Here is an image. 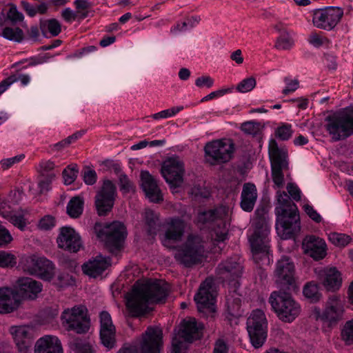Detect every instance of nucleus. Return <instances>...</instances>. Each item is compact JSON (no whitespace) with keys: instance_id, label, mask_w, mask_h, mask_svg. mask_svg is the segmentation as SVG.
<instances>
[{"instance_id":"obj_1","label":"nucleus","mask_w":353,"mask_h":353,"mask_svg":"<svg viewBox=\"0 0 353 353\" xmlns=\"http://www.w3.org/2000/svg\"><path fill=\"white\" fill-rule=\"evenodd\" d=\"M168 295V286L162 281L137 282L127 295L126 306L132 316H138L147 312L150 305L165 302Z\"/></svg>"},{"instance_id":"obj_2","label":"nucleus","mask_w":353,"mask_h":353,"mask_svg":"<svg viewBox=\"0 0 353 353\" xmlns=\"http://www.w3.org/2000/svg\"><path fill=\"white\" fill-rule=\"evenodd\" d=\"M277 201L278 205L275 208L276 229L283 232L285 239H290L301 230L298 208L285 192H277Z\"/></svg>"},{"instance_id":"obj_3","label":"nucleus","mask_w":353,"mask_h":353,"mask_svg":"<svg viewBox=\"0 0 353 353\" xmlns=\"http://www.w3.org/2000/svg\"><path fill=\"white\" fill-rule=\"evenodd\" d=\"M272 309L279 320L284 323H292L300 314L301 307L292 295L282 290L274 291L269 298Z\"/></svg>"},{"instance_id":"obj_4","label":"nucleus","mask_w":353,"mask_h":353,"mask_svg":"<svg viewBox=\"0 0 353 353\" xmlns=\"http://www.w3.org/2000/svg\"><path fill=\"white\" fill-rule=\"evenodd\" d=\"M205 252L201 238L197 235L189 234L186 241L176 248L174 259L184 267L190 268L201 263Z\"/></svg>"},{"instance_id":"obj_5","label":"nucleus","mask_w":353,"mask_h":353,"mask_svg":"<svg viewBox=\"0 0 353 353\" xmlns=\"http://www.w3.org/2000/svg\"><path fill=\"white\" fill-rule=\"evenodd\" d=\"M230 209L226 206H220L214 210L199 212L198 221L203 223H213L212 234L214 244L223 243L228 238Z\"/></svg>"},{"instance_id":"obj_6","label":"nucleus","mask_w":353,"mask_h":353,"mask_svg":"<svg viewBox=\"0 0 353 353\" xmlns=\"http://www.w3.org/2000/svg\"><path fill=\"white\" fill-rule=\"evenodd\" d=\"M203 327L194 318L184 319L180 324L178 334L172 339V353H185L187 343L199 339Z\"/></svg>"},{"instance_id":"obj_7","label":"nucleus","mask_w":353,"mask_h":353,"mask_svg":"<svg viewBox=\"0 0 353 353\" xmlns=\"http://www.w3.org/2000/svg\"><path fill=\"white\" fill-rule=\"evenodd\" d=\"M61 320L62 325L68 331H74L81 334L86 333L90 329V321L87 309L82 305L64 310Z\"/></svg>"},{"instance_id":"obj_8","label":"nucleus","mask_w":353,"mask_h":353,"mask_svg":"<svg viewBox=\"0 0 353 353\" xmlns=\"http://www.w3.org/2000/svg\"><path fill=\"white\" fill-rule=\"evenodd\" d=\"M326 129L335 141L353 134V112H340L329 117Z\"/></svg>"},{"instance_id":"obj_9","label":"nucleus","mask_w":353,"mask_h":353,"mask_svg":"<svg viewBox=\"0 0 353 353\" xmlns=\"http://www.w3.org/2000/svg\"><path fill=\"white\" fill-rule=\"evenodd\" d=\"M268 321L261 310L252 311L247 320V330L252 345L261 347L267 338Z\"/></svg>"},{"instance_id":"obj_10","label":"nucleus","mask_w":353,"mask_h":353,"mask_svg":"<svg viewBox=\"0 0 353 353\" xmlns=\"http://www.w3.org/2000/svg\"><path fill=\"white\" fill-rule=\"evenodd\" d=\"M344 312V305L337 295L329 296L323 310L319 308L314 310L316 319L326 323L330 327L336 325L343 319Z\"/></svg>"},{"instance_id":"obj_11","label":"nucleus","mask_w":353,"mask_h":353,"mask_svg":"<svg viewBox=\"0 0 353 353\" xmlns=\"http://www.w3.org/2000/svg\"><path fill=\"white\" fill-rule=\"evenodd\" d=\"M343 10L337 6H327L314 10L312 22L315 27L325 30L334 29L341 21Z\"/></svg>"},{"instance_id":"obj_12","label":"nucleus","mask_w":353,"mask_h":353,"mask_svg":"<svg viewBox=\"0 0 353 353\" xmlns=\"http://www.w3.org/2000/svg\"><path fill=\"white\" fill-rule=\"evenodd\" d=\"M295 266L292 261L283 256L277 261L274 271V280L281 290H288L295 282Z\"/></svg>"},{"instance_id":"obj_13","label":"nucleus","mask_w":353,"mask_h":353,"mask_svg":"<svg viewBox=\"0 0 353 353\" xmlns=\"http://www.w3.org/2000/svg\"><path fill=\"white\" fill-rule=\"evenodd\" d=\"M216 295L213 279L207 278L200 285L199 291L194 298L199 312L204 314L214 312Z\"/></svg>"},{"instance_id":"obj_14","label":"nucleus","mask_w":353,"mask_h":353,"mask_svg":"<svg viewBox=\"0 0 353 353\" xmlns=\"http://www.w3.org/2000/svg\"><path fill=\"white\" fill-rule=\"evenodd\" d=\"M125 236V227L118 221L108 225L99 234V237L103 238L106 246L112 253L120 250Z\"/></svg>"},{"instance_id":"obj_15","label":"nucleus","mask_w":353,"mask_h":353,"mask_svg":"<svg viewBox=\"0 0 353 353\" xmlns=\"http://www.w3.org/2000/svg\"><path fill=\"white\" fill-rule=\"evenodd\" d=\"M117 195L115 185L109 179L103 181L95 196V205L100 216H104L112 208Z\"/></svg>"},{"instance_id":"obj_16","label":"nucleus","mask_w":353,"mask_h":353,"mask_svg":"<svg viewBox=\"0 0 353 353\" xmlns=\"http://www.w3.org/2000/svg\"><path fill=\"white\" fill-rule=\"evenodd\" d=\"M161 172L170 188L175 189L182 184L184 167L177 157H170L165 161L162 164Z\"/></svg>"},{"instance_id":"obj_17","label":"nucleus","mask_w":353,"mask_h":353,"mask_svg":"<svg viewBox=\"0 0 353 353\" xmlns=\"http://www.w3.org/2000/svg\"><path fill=\"white\" fill-rule=\"evenodd\" d=\"M270 229L265 226L261 230H256L250 238L253 259L256 262L268 259Z\"/></svg>"},{"instance_id":"obj_18","label":"nucleus","mask_w":353,"mask_h":353,"mask_svg":"<svg viewBox=\"0 0 353 353\" xmlns=\"http://www.w3.org/2000/svg\"><path fill=\"white\" fill-rule=\"evenodd\" d=\"M314 272L326 291L334 292L341 288L343 279L341 272L336 268H317Z\"/></svg>"},{"instance_id":"obj_19","label":"nucleus","mask_w":353,"mask_h":353,"mask_svg":"<svg viewBox=\"0 0 353 353\" xmlns=\"http://www.w3.org/2000/svg\"><path fill=\"white\" fill-rule=\"evenodd\" d=\"M242 259L238 255L231 256L222 261L217 267L220 278L234 280L240 277L243 272Z\"/></svg>"},{"instance_id":"obj_20","label":"nucleus","mask_w":353,"mask_h":353,"mask_svg":"<svg viewBox=\"0 0 353 353\" xmlns=\"http://www.w3.org/2000/svg\"><path fill=\"white\" fill-rule=\"evenodd\" d=\"M186 224L185 221L178 217L168 218L164 223L165 235L162 243L167 246L169 241H180L185 232Z\"/></svg>"},{"instance_id":"obj_21","label":"nucleus","mask_w":353,"mask_h":353,"mask_svg":"<svg viewBox=\"0 0 353 353\" xmlns=\"http://www.w3.org/2000/svg\"><path fill=\"white\" fill-rule=\"evenodd\" d=\"M162 330L159 327H148L141 343V353H160L162 346Z\"/></svg>"},{"instance_id":"obj_22","label":"nucleus","mask_w":353,"mask_h":353,"mask_svg":"<svg viewBox=\"0 0 353 353\" xmlns=\"http://www.w3.org/2000/svg\"><path fill=\"white\" fill-rule=\"evenodd\" d=\"M57 243L60 248L72 252H78L83 245L79 234L70 227H63L61 229Z\"/></svg>"},{"instance_id":"obj_23","label":"nucleus","mask_w":353,"mask_h":353,"mask_svg":"<svg viewBox=\"0 0 353 353\" xmlns=\"http://www.w3.org/2000/svg\"><path fill=\"white\" fill-rule=\"evenodd\" d=\"M43 285L30 277H22L17 280L15 296L17 294L26 299L34 300L42 291Z\"/></svg>"},{"instance_id":"obj_24","label":"nucleus","mask_w":353,"mask_h":353,"mask_svg":"<svg viewBox=\"0 0 353 353\" xmlns=\"http://www.w3.org/2000/svg\"><path fill=\"white\" fill-rule=\"evenodd\" d=\"M99 317L101 343L108 349H111L115 345V327L112 323L111 316L108 312H101Z\"/></svg>"},{"instance_id":"obj_25","label":"nucleus","mask_w":353,"mask_h":353,"mask_svg":"<svg viewBox=\"0 0 353 353\" xmlns=\"http://www.w3.org/2000/svg\"><path fill=\"white\" fill-rule=\"evenodd\" d=\"M302 247L304 252L316 261L323 259L326 255V243L319 237L313 235L305 236Z\"/></svg>"},{"instance_id":"obj_26","label":"nucleus","mask_w":353,"mask_h":353,"mask_svg":"<svg viewBox=\"0 0 353 353\" xmlns=\"http://www.w3.org/2000/svg\"><path fill=\"white\" fill-rule=\"evenodd\" d=\"M12 334L18 350L21 353H30L32 345L31 329L25 325L13 326L10 328Z\"/></svg>"},{"instance_id":"obj_27","label":"nucleus","mask_w":353,"mask_h":353,"mask_svg":"<svg viewBox=\"0 0 353 353\" xmlns=\"http://www.w3.org/2000/svg\"><path fill=\"white\" fill-rule=\"evenodd\" d=\"M141 180L143 190L150 201L159 203L163 201V194L156 179L148 171H141Z\"/></svg>"},{"instance_id":"obj_28","label":"nucleus","mask_w":353,"mask_h":353,"mask_svg":"<svg viewBox=\"0 0 353 353\" xmlns=\"http://www.w3.org/2000/svg\"><path fill=\"white\" fill-rule=\"evenodd\" d=\"M235 150V144L230 138L214 139L204 146L205 154H233Z\"/></svg>"},{"instance_id":"obj_29","label":"nucleus","mask_w":353,"mask_h":353,"mask_svg":"<svg viewBox=\"0 0 353 353\" xmlns=\"http://www.w3.org/2000/svg\"><path fill=\"white\" fill-rule=\"evenodd\" d=\"M34 353H63L60 340L55 336L46 335L35 343Z\"/></svg>"},{"instance_id":"obj_30","label":"nucleus","mask_w":353,"mask_h":353,"mask_svg":"<svg viewBox=\"0 0 353 353\" xmlns=\"http://www.w3.org/2000/svg\"><path fill=\"white\" fill-rule=\"evenodd\" d=\"M110 265L111 261L110 257H103L101 255H99L93 260H90L83 264L82 270L85 274L96 278L100 276Z\"/></svg>"},{"instance_id":"obj_31","label":"nucleus","mask_w":353,"mask_h":353,"mask_svg":"<svg viewBox=\"0 0 353 353\" xmlns=\"http://www.w3.org/2000/svg\"><path fill=\"white\" fill-rule=\"evenodd\" d=\"M271 162L272 176L273 182L277 188L284 183L283 170L288 169V161L287 156H269Z\"/></svg>"},{"instance_id":"obj_32","label":"nucleus","mask_w":353,"mask_h":353,"mask_svg":"<svg viewBox=\"0 0 353 353\" xmlns=\"http://www.w3.org/2000/svg\"><path fill=\"white\" fill-rule=\"evenodd\" d=\"M20 305L13 290L0 288V314H8L16 310Z\"/></svg>"},{"instance_id":"obj_33","label":"nucleus","mask_w":353,"mask_h":353,"mask_svg":"<svg viewBox=\"0 0 353 353\" xmlns=\"http://www.w3.org/2000/svg\"><path fill=\"white\" fill-rule=\"evenodd\" d=\"M257 199V190L252 183H245L241 195V207L245 212H251Z\"/></svg>"},{"instance_id":"obj_34","label":"nucleus","mask_w":353,"mask_h":353,"mask_svg":"<svg viewBox=\"0 0 353 353\" xmlns=\"http://www.w3.org/2000/svg\"><path fill=\"white\" fill-rule=\"evenodd\" d=\"M35 266L36 270L33 275L45 281H50L54 276V265L48 259L38 256Z\"/></svg>"},{"instance_id":"obj_35","label":"nucleus","mask_w":353,"mask_h":353,"mask_svg":"<svg viewBox=\"0 0 353 353\" xmlns=\"http://www.w3.org/2000/svg\"><path fill=\"white\" fill-rule=\"evenodd\" d=\"M239 293L235 290L230 292L226 296L225 305L229 314L232 316L240 315L241 298Z\"/></svg>"},{"instance_id":"obj_36","label":"nucleus","mask_w":353,"mask_h":353,"mask_svg":"<svg viewBox=\"0 0 353 353\" xmlns=\"http://www.w3.org/2000/svg\"><path fill=\"white\" fill-rule=\"evenodd\" d=\"M40 28L46 37H56L61 32V26L58 20L50 19L41 21Z\"/></svg>"},{"instance_id":"obj_37","label":"nucleus","mask_w":353,"mask_h":353,"mask_svg":"<svg viewBox=\"0 0 353 353\" xmlns=\"http://www.w3.org/2000/svg\"><path fill=\"white\" fill-rule=\"evenodd\" d=\"M144 219L148 227V232L150 235H155L159 228V215L154 210L146 209L144 212Z\"/></svg>"},{"instance_id":"obj_38","label":"nucleus","mask_w":353,"mask_h":353,"mask_svg":"<svg viewBox=\"0 0 353 353\" xmlns=\"http://www.w3.org/2000/svg\"><path fill=\"white\" fill-rule=\"evenodd\" d=\"M54 179L55 177L54 174H51L48 176H41L37 185L39 190H34V184H31L29 185V191L34 195L44 194L50 190L51 183Z\"/></svg>"},{"instance_id":"obj_39","label":"nucleus","mask_w":353,"mask_h":353,"mask_svg":"<svg viewBox=\"0 0 353 353\" xmlns=\"http://www.w3.org/2000/svg\"><path fill=\"white\" fill-rule=\"evenodd\" d=\"M199 17H192L191 18L187 19L186 21L176 24L171 28L170 32L173 34H178L182 32H185L195 27L199 23Z\"/></svg>"},{"instance_id":"obj_40","label":"nucleus","mask_w":353,"mask_h":353,"mask_svg":"<svg viewBox=\"0 0 353 353\" xmlns=\"http://www.w3.org/2000/svg\"><path fill=\"white\" fill-rule=\"evenodd\" d=\"M83 200L80 196L70 199L67 205V212L72 218H78L83 212Z\"/></svg>"},{"instance_id":"obj_41","label":"nucleus","mask_w":353,"mask_h":353,"mask_svg":"<svg viewBox=\"0 0 353 353\" xmlns=\"http://www.w3.org/2000/svg\"><path fill=\"white\" fill-rule=\"evenodd\" d=\"M85 130H80L74 132L66 139L51 145V152H61L65 148L69 146L72 143H74L80 139L84 134Z\"/></svg>"},{"instance_id":"obj_42","label":"nucleus","mask_w":353,"mask_h":353,"mask_svg":"<svg viewBox=\"0 0 353 353\" xmlns=\"http://www.w3.org/2000/svg\"><path fill=\"white\" fill-rule=\"evenodd\" d=\"M303 295L312 302H317L321 298L319 285L314 281L307 283L303 289Z\"/></svg>"},{"instance_id":"obj_43","label":"nucleus","mask_w":353,"mask_h":353,"mask_svg":"<svg viewBox=\"0 0 353 353\" xmlns=\"http://www.w3.org/2000/svg\"><path fill=\"white\" fill-rule=\"evenodd\" d=\"M70 348L74 353H95L94 347L90 343L80 339L70 342Z\"/></svg>"},{"instance_id":"obj_44","label":"nucleus","mask_w":353,"mask_h":353,"mask_svg":"<svg viewBox=\"0 0 353 353\" xmlns=\"http://www.w3.org/2000/svg\"><path fill=\"white\" fill-rule=\"evenodd\" d=\"M1 37L7 40L19 43L23 39V32L18 27H6L2 30Z\"/></svg>"},{"instance_id":"obj_45","label":"nucleus","mask_w":353,"mask_h":353,"mask_svg":"<svg viewBox=\"0 0 353 353\" xmlns=\"http://www.w3.org/2000/svg\"><path fill=\"white\" fill-rule=\"evenodd\" d=\"M0 214L3 217L8 219L15 227L21 230H23L26 226V221L23 216L13 212H1Z\"/></svg>"},{"instance_id":"obj_46","label":"nucleus","mask_w":353,"mask_h":353,"mask_svg":"<svg viewBox=\"0 0 353 353\" xmlns=\"http://www.w3.org/2000/svg\"><path fill=\"white\" fill-rule=\"evenodd\" d=\"M38 256L35 254L23 256L19 262V265L23 272H27L31 275L34 274L35 269V265L37 263Z\"/></svg>"},{"instance_id":"obj_47","label":"nucleus","mask_w":353,"mask_h":353,"mask_svg":"<svg viewBox=\"0 0 353 353\" xmlns=\"http://www.w3.org/2000/svg\"><path fill=\"white\" fill-rule=\"evenodd\" d=\"M292 34L288 32H282L276 42V48L279 50H288L294 45Z\"/></svg>"},{"instance_id":"obj_48","label":"nucleus","mask_w":353,"mask_h":353,"mask_svg":"<svg viewBox=\"0 0 353 353\" xmlns=\"http://www.w3.org/2000/svg\"><path fill=\"white\" fill-rule=\"evenodd\" d=\"M37 169L41 176H48L51 174H54V177H56L58 172L56 170L54 163L50 160L41 161Z\"/></svg>"},{"instance_id":"obj_49","label":"nucleus","mask_w":353,"mask_h":353,"mask_svg":"<svg viewBox=\"0 0 353 353\" xmlns=\"http://www.w3.org/2000/svg\"><path fill=\"white\" fill-rule=\"evenodd\" d=\"M293 134L292 126L288 123H282L275 130V136L281 141L289 140Z\"/></svg>"},{"instance_id":"obj_50","label":"nucleus","mask_w":353,"mask_h":353,"mask_svg":"<svg viewBox=\"0 0 353 353\" xmlns=\"http://www.w3.org/2000/svg\"><path fill=\"white\" fill-rule=\"evenodd\" d=\"M341 336L345 345L353 344V319L345 322L341 329Z\"/></svg>"},{"instance_id":"obj_51","label":"nucleus","mask_w":353,"mask_h":353,"mask_svg":"<svg viewBox=\"0 0 353 353\" xmlns=\"http://www.w3.org/2000/svg\"><path fill=\"white\" fill-rule=\"evenodd\" d=\"M329 241L336 246L345 247L352 240L348 235L337 232H332L328 235Z\"/></svg>"},{"instance_id":"obj_52","label":"nucleus","mask_w":353,"mask_h":353,"mask_svg":"<svg viewBox=\"0 0 353 353\" xmlns=\"http://www.w3.org/2000/svg\"><path fill=\"white\" fill-rule=\"evenodd\" d=\"M241 130L245 133L256 137L258 139L259 146L261 147V137L259 136L260 129L256 123L253 121H246L242 124Z\"/></svg>"},{"instance_id":"obj_53","label":"nucleus","mask_w":353,"mask_h":353,"mask_svg":"<svg viewBox=\"0 0 353 353\" xmlns=\"http://www.w3.org/2000/svg\"><path fill=\"white\" fill-rule=\"evenodd\" d=\"M184 109L183 105H178L172 107L169 109L161 110L157 113L152 115V117L155 120H159L161 119H168L174 117L176 114Z\"/></svg>"},{"instance_id":"obj_54","label":"nucleus","mask_w":353,"mask_h":353,"mask_svg":"<svg viewBox=\"0 0 353 353\" xmlns=\"http://www.w3.org/2000/svg\"><path fill=\"white\" fill-rule=\"evenodd\" d=\"M78 173L76 165H70L63 171V179L65 185L72 184L77 179Z\"/></svg>"},{"instance_id":"obj_55","label":"nucleus","mask_w":353,"mask_h":353,"mask_svg":"<svg viewBox=\"0 0 353 353\" xmlns=\"http://www.w3.org/2000/svg\"><path fill=\"white\" fill-rule=\"evenodd\" d=\"M119 187L123 194L134 192L135 186L133 182L130 180L126 174H121L119 176Z\"/></svg>"},{"instance_id":"obj_56","label":"nucleus","mask_w":353,"mask_h":353,"mask_svg":"<svg viewBox=\"0 0 353 353\" xmlns=\"http://www.w3.org/2000/svg\"><path fill=\"white\" fill-rule=\"evenodd\" d=\"M256 82L254 78L249 77L243 79L236 86V90L241 93H246L252 90L256 86Z\"/></svg>"},{"instance_id":"obj_57","label":"nucleus","mask_w":353,"mask_h":353,"mask_svg":"<svg viewBox=\"0 0 353 353\" xmlns=\"http://www.w3.org/2000/svg\"><path fill=\"white\" fill-rule=\"evenodd\" d=\"M283 81L285 85L283 89L282 93L285 95L295 92L299 87V81L297 79L286 77L284 78Z\"/></svg>"},{"instance_id":"obj_58","label":"nucleus","mask_w":353,"mask_h":353,"mask_svg":"<svg viewBox=\"0 0 353 353\" xmlns=\"http://www.w3.org/2000/svg\"><path fill=\"white\" fill-rule=\"evenodd\" d=\"M16 264L17 259L14 254L3 251L0 252V267H13Z\"/></svg>"},{"instance_id":"obj_59","label":"nucleus","mask_w":353,"mask_h":353,"mask_svg":"<svg viewBox=\"0 0 353 353\" xmlns=\"http://www.w3.org/2000/svg\"><path fill=\"white\" fill-rule=\"evenodd\" d=\"M30 76L27 74H15L10 76L6 79L7 83H9V87L14 83L20 82L21 85L26 86L30 82Z\"/></svg>"},{"instance_id":"obj_60","label":"nucleus","mask_w":353,"mask_h":353,"mask_svg":"<svg viewBox=\"0 0 353 353\" xmlns=\"http://www.w3.org/2000/svg\"><path fill=\"white\" fill-rule=\"evenodd\" d=\"M6 18L12 23H17L21 22L23 20L24 17L23 14L17 10V6L12 5L7 12Z\"/></svg>"},{"instance_id":"obj_61","label":"nucleus","mask_w":353,"mask_h":353,"mask_svg":"<svg viewBox=\"0 0 353 353\" xmlns=\"http://www.w3.org/2000/svg\"><path fill=\"white\" fill-rule=\"evenodd\" d=\"M288 151L278 145V143L274 139L269 140L268 154H287Z\"/></svg>"},{"instance_id":"obj_62","label":"nucleus","mask_w":353,"mask_h":353,"mask_svg":"<svg viewBox=\"0 0 353 353\" xmlns=\"http://www.w3.org/2000/svg\"><path fill=\"white\" fill-rule=\"evenodd\" d=\"M205 161L212 165H219L230 160L231 156H205Z\"/></svg>"},{"instance_id":"obj_63","label":"nucleus","mask_w":353,"mask_h":353,"mask_svg":"<svg viewBox=\"0 0 353 353\" xmlns=\"http://www.w3.org/2000/svg\"><path fill=\"white\" fill-rule=\"evenodd\" d=\"M101 165L103 167L104 170L114 172L116 174H119L121 170L119 163L110 159L103 161Z\"/></svg>"},{"instance_id":"obj_64","label":"nucleus","mask_w":353,"mask_h":353,"mask_svg":"<svg viewBox=\"0 0 353 353\" xmlns=\"http://www.w3.org/2000/svg\"><path fill=\"white\" fill-rule=\"evenodd\" d=\"M55 225L54 218L52 216H45L42 218L39 223V227L45 230H48L53 228Z\"/></svg>"}]
</instances>
